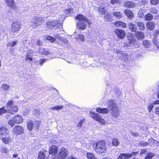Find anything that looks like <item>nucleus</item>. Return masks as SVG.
Instances as JSON below:
<instances>
[{
    "label": "nucleus",
    "mask_w": 159,
    "mask_h": 159,
    "mask_svg": "<svg viewBox=\"0 0 159 159\" xmlns=\"http://www.w3.org/2000/svg\"><path fill=\"white\" fill-rule=\"evenodd\" d=\"M155 113L157 115H159V106L156 107L155 109Z\"/></svg>",
    "instance_id": "obj_57"
},
{
    "label": "nucleus",
    "mask_w": 159,
    "mask_h": 159,
    "mask_svg": "<svg viewBox=\"0 0 159 159\" xmlns=\"http://www.w3.org/2000/svg\"><path fill=\"white\" fill-rule=\"evenodd\" d=\"M139 144L142 146H146L148 145L149 143L147 142L141 141L140 142Z\"/></svg>",
    "instance_id": "obj_50"
},
{
    "label": "nucleus",
    "mask_w": 159,
    "mask_h": 159,
    "mask_svg": "<svg viewBox=\"0 0 159 159\" xmlns=\"http://www.w3.org/2000/svg\"><path fill=\"white\" fill-rule=\"evenodd\" d=\"M115 33L119 38L123 39L125 36V33L124 31L121 30L116 29Z\"/></svg>",
    "instance_id": "obj_13"
},
{
    "label": "nucleus",
    "mask_w": 159,
    "mask_h": 159,
    "mask_svg": "<svg viewBox=\"0 0 159 159\" xmlns=\"http://www.w3.org/2000/svg\"><path fill=\"white\" fill-rule=\"evenodd\" d=\"M47 60L46 59H41L40 60L39 64L41 65H42Z\"/></svg>",
    "instance_id": "obj_54"
},
{
    "label": "nucleus",
    "mask_w": 159,
    "mask_h": 159,
    "mask_svg": "<svg viewBox=\"0 0 159 159\" xmlns=\"http://www.w3.org/2000/svg\"><path fill=\"white\" fill-rule=\"evenodd\" d=\"M153 107L154 105H153V104H150L148 105V109L149 112H150V111H152Z\"/></svg>",
    "instance_id": "obj_53"
},
{
    "label": "nucleus",
    "mask_w": 159,
    "mask_h": 159,
    "mask_svg": "<svg viewBox=\"0 0 159 159\" xmlns=\"http://www.w3.org/2000/svg\"><path fill=\"white\" fill-rule=\"evenodd\" d=\"M94 150L96 152L100 154L106 152L107 146L105 141L104 140L98 141L96 143Z\"/></svg>",
    "instance_id": "obj_3"
},
{
    "label": "nucleus",
    "mask_w": 159,
    "mask_h": 159,
    "mask_svg": "<svg viewBox=\"0 0 159 159\" xmlns=\"http://www.w3.org/2000/svg\"><path fill=\"white\" fill-rule=\"evenodd\" d=\"M62 36H60L59 35L57 34L56 38H54L50 36H45L44 37V39L45 40H56V39H59V40H62L63 39L61 38Z\"/></svg>",
    "instance_id": "obj_19"
},
{
    "label": "nucleus",
    "mask_w": 159,
    "mask_h": 159,
    "mask_svg": "<svg viewBox=\"0 0 159 159\" xmlns=\"http://www.w3.org/2000/svg\"><path fill=\"white\" fill-rule=\"evenodd\" d=\"M135 3L130 1L126 2L124 4V6L127 8H133L135 7Z\"/></svg>",
    "instance_id": "obj_20"
},
{
    "label": "nucleus",
    "mask_w": 159,
    "mask_h": 159,
    "mask_svg": "<svg viewBox=\"0 0 159 159\" xmlns=\"http://www.w3.org/2000/svg\"><path fill=\"white\" fill-rule=\"evenodd\" d=\"M72 9L71 8L67 9L65 10L64 12L66 14L70 13L72 11Z\"/></svg>",
    "instance_id": "obj_55"
},
{
    "label": "nucleus",
    "mask_w": 159,
    "mask_h": 159,
    "mask_svg": "<svg viewBox=\"0 0 159 159\" xmlns=\"http://www.w3.org/2000/svg\"><path fill=\"white\" fill-rule=\"evenodd\" d=\"M89 114L90 116L94 120L102 124L105 123V122L104 120L102 118L100 115L95 113L92 111L90 112Z\"/></svg>",
    "instance_id": "obj_5"
},
{
    "label": "nucleus",
    "mask_w": 159,
    "mask_h": 159,
    "mask_svg": "<svg viewBox=\"0 0 159 159\" xmlns=\"http://www.w3.org/2000/svg\"><path fill=\"white\" fill-rule=\"evenodd\" d=\"M124 13L129 19H131L134 17V14L131 10L126 9L124 11Z\"/></svg>",
    "instance_id": "obj_14"
},
{
    "label": "nucleus",
    "mask_w": 159,
    "mask_h": 159,
    "mask_svg": "<svg viewBox=\"0 0 159 159\" xmlns=\"http://www.w3.org/2000/svg\"><path fill=\"white\" fill-rule=\"evenodd\" d=\"M38 159H48V158L45 157V155L43 152H40L39 154Z\"/></svg>",
    "instance_id": "obj_29"
},
{
    "label": "nucleus",
    "mask_w": 159,
    "mask_h": 159,
    "mask_svg": "<svg viewBox=\"0 0 159 159\" xmlns=\"http://www.w3.org/2000/svg\"><path fill=\"white\" fill-rule=\"evenodd\" d=\"M147 152V151L145 149H142L140 152V155H142L143 154H145Z\"/></svg>",
    "instance_id": "obj_61"
},
{
    "label": "nucleus",
    "mask_w": 159,
    "mask_h": 159,
    "mask_svg": "<svg viewBox=\"0 0 159 159\" xmlns=\"http://www.w3.org/2000/svg\"><path fill=\"white\" fill-rule=\"evenodd\" d=\"M150 43L148 40H143V44L144 46L147 48L149 47L150 45Z\"/></svg>",
    "instance_id": "obj_37"
},
{
    "label": "nucleus",
    "mask_w": 159,
    "mask_h": 159,
    "mask_svg": "<svg viewBox=\"0 0 159 159\" xmlns=\"http://www.w3.org/2000/svg\"><path fill=\"white\" fill-rule=\"evenodd\" d=\"M138 16L140 18H142L144 16V14L142 11L139 10L138 12Z\"/></svg>",
    "instance_id": "obj_51"
},
{
    "label": "nucleus",
    "mask_w": 159,
    "mask_h": 159,
    "mask_svg": "<svg viewBox=\"0 0 159 159\" xmlns=\"http://www.w3.org/2000/svg\"><path fill=\"white\" fill-rule=\"evenodd\" d=\"M40 123L38 121H29L27 124L28 129L30 130H32L33 129H38L39 127Z\"/></svg>",
    "instance_id": "obj_6"
},
{
    "label": "nucleus",
    "mask_w": 159,
    "mask_h": 159,
    "mask_svg": "<svg viewBox=\"0 0 159 159\" xmlns=\"http://www.w3.org/2000/svg\"><path fill=\"white\" fill-rule=\"evenodd\" d=\"M13 118L14 121L16 124L20 123L23 121L22 117L20 115H16Z\"/></svg>",
    "instance_id": "obj_18"
},
{
    "label": "nucleus",
    "mask_w": 159,
    "mask_h": 159,
    "mask_svg": "<svg viewBox=\"0 0 159 159\" xmlns=\"http://www.w3.org/2000/svg\"><path fill=\"white\" fill-rule=\"evenodd\" d=\"M24 130L23 127L20 125L16 126L13 128L12 130V134L15 135H19L23 133Z\"/></svg>",
    "instance_id": "obj_7"
},
{
    "label": "nucleus",
    "mask_w": 159,
    "mask_h": 159,
    "mask_svg": "<svg viewBox=\"0 0 159 159\" xmlns=\"http://www.w3.org/2000/svg\"><path fill=\"white\" fill-rule=\"evenodd\" d=\"M111 114L113 117L117 118L120 115L119 110L118 107L111 110Z\"/></svg>",
    "instance_id": "obj_16"
},
{
    "label": "nucleus",
    "mask_w": 159,
    "mask_h": 159,
    "mask_svg": "<svg viewBox=\"0 0 159 159\" xmlns=\"http://www.w3.org/2000/svg\"><path fill=\"white\" fill-rule=\"evenodd\" d=\"M132 40H129V41H126L123 44V45H122V46L125 48L130 46L132 44Z\"/></svg>",
    "instance_id": "obj_30"
},
{
    "label": "nucleus",
    "mask_w": 159,
    "mask_h": 159,
    "mask_svg": "<svg viewBox=\"0 0 159 159\" xmlns=\"http://www.w3.org/2000/svg\"><path fill=\"white\" fill-rule=\"evenodd\" d=\"M40 25V23L36 22V21L32 22L31 24V26L33 28H36L37 26H38Z\"/></svg>",
    "instance_id": "obj_39"
},
{
    "label": "nucleus",
    "mask_w": 159,
    "mask_h": 159,
    "mask_svg": "<svg viewBox=\"0 0 159 159\" xmlns=\"http://www.w3.org/2000/svg\"><path fill=\"white\" fill-rule=\"evenodd\" d=\"M107 107L109 109L108 110L107 108H98L96 109V111L100 113H107L109 112V110H111L114 109L118 107L117 104L113 100H109L107 103Z\"/></svg>",
    "instance_id": "obj_4"
},
{
    "label": "nucleus",
    "mask_w": 159,
    "mask_h": 159,
    "mask_svg": "<svg viewBox=\"0 0 159 159\" xmlns=\"http://www.w3.org/2000/svg\"><path fill=\"white\" fill-rule=\"evenodd\" d=\"M150 11L151 13L153 14H157L158 12L157 9L155 7L151 8L150 9Z\"/></svg>",
    "instance_id": "obj_46"
},
{
    "label": "nucleus",
    "mask_w": 159,
    "mask_h": 159,
    "mask_svg": "<svg viewBox=\"0 0 159 159\" xmlns=\"http://www.w3.org/2000/svg\"><path fill=\"white\" fill-rule=\"evenodd\" d=\"M131 134L132 135L134 136H138L139 135V134L137 132H131Z\"/></svg>",
    "instance_id": "obj_60"
},
{
    "label": "nucleus",
    "mask_w": 159,
    "mask_h": 159,
    "mask_svg": "<svg viewBox=\"0 0 159 159\" xmlns=\"http://www.w3.org/2000/svg\"><path fill=\"white\" fill-rule=\"evenodd\" d=\"M9 134V133L7 128L4 127H1L0 128V138Z\"/></svg>",
    "instance_id": "obj_11"
},
{
    "label": "nucleus",
    "mask_w": 159,
    "mask_h": 159,
    "mask_svg": "<svg viewBox=\"0 0 159 159\" xmlns=\"http://www.w3.org/2000/svg\"><path fill=\"white\" fill-rule=\"evenodd\" d=\"M114 51L117 53H120L121 52V51L117 49H114Z\"/></svg>",
    "instance_id": "obj_62"
},
{
    "label": "nucleus",
    "mask_w": 159,
    "mask_h": 159,
    "mask_svg": "<svg viewBox=\"0 0 159 159\" xmlns=\"http://www.w3.org/2000/svg\"><path fill=\"white\" fill-rule=\"evenodd\" d=\"M3 89L6 91H8L9 90L10 86L6 84H3L2 85Z\"/></svg>",
    "instance_id": "obj_38"
},
{
    "label": "nucleus",
    "mask_w": 159,
    "mask_h": 159,
    "mask_svg": "<svg viewBox=\"0 0 159 159\" xmlns=\"http://www.w3.org/2000/svg\"><path fill=\"white\" fill-rule=\"evenodd\" d=\"M137 25L139 28L142 30H143L145 28L144 24L143 22H138L137 23Z\"/></svg>",
    "instance_id": "obj_35"
},
{
    "label": "nucleus",
    "mask_w": 159,
    "mask_h": 159,
    "mask_svg": "<svg viewBox=\"0 0 159 159\" xmlns=\"http://www.w3.org/2000/svg\"><path fill=\"white\" fill-rule=\"evenodd\" d=\"M68 153L66 148L62 147L59 151L58 158L61 159H64L68 155Z\"/></svg>",
    "instance_id": "obj_10"
},
{
    "label": "nucleus",
    "mask_w": 159,
    "mask_h": 159,
    "mask_svg": "<svg viewBox=\"0 0 159 159\" xmlns=\"http://www.w3.org/2000/svg\"><path fill=\"white\" fill-rule=\"evenodd\" d=\"M8 124L10 126H11L12 127L16 123H15L14 121L13 118L12 120H11L8 121Z\"/></svg>",
    "instance_id": "obj_47"
},
{
    "label": "nucleus",
    "mask_w": 159,
    "mask_h": 159,
    "mask_svg": "<svg viewBox=\"0 0 159 159\" xmlns=\"http://www.w3.org/2000/svg\"><path fill=\"white\" fill-rule=\"evenodd\" d=\"M110 3L113 5L115 4H120L121 3L120 0H111Z\"/></svg>",
    "instance_id": "obj_40"
},
{
    "label": "nucleus",
    "mask_w": 159,
    "mask_h": 159,
    "mask_svg": "<svg viewBox=\"0 0 159 159\" xmlns=\"http://www.w3.org/2000/svg\"><path fill=\"white\" fill-rule=\"evenodd\" d=\"M39 52L42 54L44 55H48L49 54V52L47 49L41 48L39 50Z\"/></svg>",
    "instance_id": "obj_33"
},
{
    "label": "nucleus",
    "mask_w": 159,
    "mask_h": 159,
    "mask_svg": "<svg viewBox=\"0 0 159 159\" xmlns=\"http://www.w3.org/2000/svg\"><path fill=\"white\" fill-rule=\"evenodd\" d=\"M63 107V106H57L51 108L52 109H55L57 111L61 110Z\"/></svg>",
    "instance_id": "obj_43"
},
{
    "label": "nucleus",
    "mask_w": 159,
    "mask_h": 159,
    "mask_svg": "<svg viewBox=\"0 0 159 159\" xmlns=\"http://www.w3.org/2000/svg\"><path fill=\"white\" fill-rule=\"evenodd\" d=\"M129 26L130 30L133 32H136L137 28L135 25L132 23H130L129 24Z\"/></svg>",
    "instance_id": "obj_26"
},
{
    "label": "nucleus",
    "mask_w": 159,
    "mask_h": 159,
    "mask_svg": "<svg viewBox=\"0 0 159 159\" xmlns=\"http://www.w3.org/2000/svg\"><path fill=\"white\" fill-rule=\"evenodd\" d=\"M84 119L80 120L78 124L77 125L76 127L78 128H79V129L81 128L82 124L84 122Z\"/></svg>",
    "instance_id": "obj_48"
},
{
    "label": "nucleus",
    "mask_w": 159,
    "mask_h": 159,
    "mask_svg": "<svg viewBox=\"0 0 159 159\" xmlns=\"http://www.w3.org/2000/svg\"><path fill=\"white\" fill-rule=\"evenodd\" d=\"M31 56V55H29V53H27L26 58H25V60L26 61H31L33 60V59L32 58L30 57Z\"/></svg>",
    "instance_id": "obj_45"
},
{
    "label": "nucleus",
    "mask_w": 159,
    "mask_h": 159,
    "mask_svg": "<svg viewBox=\"0 0 159 159\" xmlns=\"http://www.w3.org/2000/svg\"><path fill=\"white\" fill-rule=\"evenodd\" d=\"M107 11V10L105 7L103 6L100 7L98 10V13L102 15L105 14Z\"/></svg>",
    "instance_id": "obj_25"
},
{
    "label": "nucleus",
    "mask_w": 159,
    "mask_h": 159,
    "mask_svg": "<svg viewBox=\"0 0 159 159\" xmlns=\"http://www.w3.org/2000/svg\"><path fill=\"white\" fill-rule=\"evenodd\" d=\"M147 2L146 1H143L142 2V3L141 4V5H144L147 4Z\"/></svg>",
    "instance_id": "obj_63"
},
{
    "label": "nucleus",
    "mask_w": 159,
    "mask_h": 159,
    "mask_svg": "<svg viewBox=\"0 0 159 159\" xmlns=\"http://www.w3.org/2000/svg\"><path fill=\"white\" fill-rule=\"evenodd\" d=\"M114 24L117 26H120L123 28H125L126 27V24L121 21H116Z\"/></svg>",
    "instance_id": "obj_24"
},
{
    "label": "nucleus",
    "mask_w": 159,
    "mask_h": 159,
    "mask_svg": "<svg viewBox=\"0 0 159 159\" xmlns=\"http://www.w3.org/2000/svg\"><path fill=\"white\" fill-rule=\"evenodd\" d=\"M146 26L148 29L152 30L155 27V24L152 22L149 21L147 23Z\"/></svg>",
    "instance_id": "obj_23"
},
{
    "label": "nucleus",
    "mask_w": 159,
    "mask_h": 159,
    "mask_svg": "<svg viewBox=\"0 0 159 159\" xmlns=\"http://www.w3.org/2000/svg\"><path fill=\"white\" fill-rule=\"evenodd\" d=\"M135 57L137 58H142L143 57V56L141 54H138L135 55Z\"/></svg>",
    "instance_id": "obj_59"
},
{
    "label": "nucleus",
    "mask_w": 159,
    "mask_h": 159,
    "mask_svg": "<svg viewBox=\"0 0 159 159\" xmlns=\"http://www.w3.org/2000/svg\"><path fill=\"white\" fill-rule=\"evenodd\" d=\"M113 15L119 19L122 18L123 16V14L118 11H114L113 12Z\"/></svg>",
    "instance_id": "obj_27"
},
{
    "label": "nucleus",
    "mask_w": 159,
    "mask_h": 159,
    "mask_svg": "<svg viewBox=\"0 0 159 159\" xmlns=\"http://www.w3.org/2000/svg\"><path fill=\"white\" fill-rule=\"evenodd\" d=\"M7 4V5L13 9H14L16 8V5L15 2L14 0H5Z\"/></svg>",
    "instance_id": "obj_17"
},
{
    "label": "nucleus",
    "mask_w": 159,
    "mask_h": 159,
    "mask_svg": "<svg viewBox=\"0 0 159 159\" xmlns=\"http://www.w3.org/2000/svg\"><path fill=\"white\" fill-rule=\"evenodd\" d=\"M7 109H5L4 107L0 108V115L5 113L8 112L11 114H14L18 110V107L14 105L12 100H9L7 103Z\"/></svg>",
    "instance_id": "obj_2"
},
{
    "label": "nucleus",
    "mask_w": 159,
    "mask_h": 159,
    "mask_svg": "<svg viewBox=\"0 0 159 159\" xmlns=\"http://www.w3.org/2000/svg\"><path fill=\"white\" fill-rule=\"evenodd\" d=\"M86 156L88 159H97L94 154L92 153H87Z\"/></svg>",
    "instance_id": "obj_31"
},
{
    "label": "nucleus",
    "mask_w": 159,
    "mask_h": 159,
    "mask_svg": "<svg viewBox=\"0 0 159 159\" xmlns=\"http://www.w3.org/2000/svg\"><path fill=\"white\" fill-rule=\"evenodd\" d=\"M112 143L113 145L115 146H118L119 143L118 139L116 138H114L113 139Z\"/></svg>",
    "instance_id": "obj_41"
},
{
    "label": "nucleus",
    "mask_w": 159,
    "mask_h": 159,
    "mask_svg": "<svg viewBox=\"0 0 159 159\" xmlns=\"http://www.w3.org/2000/svg\"><path fill=\"white\" fill-rule=\"evenodd\" d=\"M159 0H150V3L153 5L157 4L159 2Z\"/></svg>",
    "instance_id": "obj_49"
},
{
    "label": "nucleus",
    "mask_w": 159,
    "mask_h": 159,
    "mask_svg": "<svg viewBox=\"0 0 159 159\" xmlns=\"http://www.w3.org/2000/svg\"><path fill=\"white\" fill-rule=\"evenodd\" d=\"M18 156V154L17 153H15L13 154L12 155L13 158H15L16 157H17Z\"/></svg>",
    "instance_id": "obj_64"
},
{
    "label": "nucleus",
    "mask_w": 159,
    "mask_h": 159,
    "mask_svg": "<svg viewBox=\"0 0 159 159\" xmlns=\"http://www.w3.org/2000/svg\"><path fill=\"white\" fill-rule=\"evenodd\" d=\"M0 151L2 152H4L5 153H7L8 152L7 148L4 147H2L0 149Z\"/></svg>",
    "instance_id": "obj_44"
},
{
    "label": "nucleus",
    "mask_w": 159,
    "mask_h": 159,
    "mask_svg": "<svg viewBox=\"0 0 159 159\" xmlns=\"http://www.w3.org/2000/svg\"><path fill=\"white\" fill-rule=\"evenodd\" d=\"M16 43V41H15V42L14 41V42H13L12 43H8L7 44V46L8 47H9V46L13 47L15 45Z\"/></svg>",
    "instance_id": "obj_56"
},
{
    "label": "nucleus",
    "mask_w": 159,
    "mask_h": 159,
    "mask_svg": "<svg viewBox=\"0 0 159 159\" xmlns=\"http://www.w3.org/2000/svg\"><path fill=\"white\" fill-rule=\"evenodd\" d=\"M130 156V155H127V153H120L117 159H128Z\"/></svg>",
    "instance_id": "obj_22"
},
{
    "label": "nucleus",
    "mask_w": 159,
    "mask_h": 159,
    "mask_svg": "<svg viewBox=\"0 0 159 159\" xmlns=\"http://www.w3.org/2000/svg\"><path fill=\"white\" fill-rule=\"evenodd\" d=\"M21 28V24L20 23L16 22L13 23L11 26V34H12L13 33L17 32Z\"/></svg>",
    "instance_id": "obj_9"
},
{
    "label": "nucleus",
    "mask_w": 159,
    "mask_h": 159,
    "mask_svg": "<svg viewBox=\"0 0 159 159\" xmlns=\"http://www.w3.org/2000/svg\"><path fill=\"white\" fill-rule=\"evenodd\" d=\"M122 57L124 59H125V61H132L133 58L131 57L130 56L127 55L125 53H122L121 54Z\"/></svg>",
    "instance_id": "obj_21"
},
{
    "label": "nucleus",
    "mask_w": 159,
    "mask_h": 159,
    "mask_svg": "<svg viewBox=\"0 0 159 159\" xmlns=\"http://www.w3.org/2000/svg\"><path fill=\"white\" fill-rule=\"evenodd\" d=\"M136 37L138 39H143L144 37V35L142 32H137L135 34Z\"/></svg>",
    "instance_id": "obj_28"
},
{
    "label": "nucleus",
    "mask_w": 159,
    "mask_h": 159,
    "mask_svg": "<svg viewBox=\"0 0 159 159\" xmlns=\"http://www.w3.org/2000/svg\"><path fill=\"white\" fill-rule=\"evenodd\" d=\"M76 19L78 20L77 22V27L80 29L84 30L88 25H90V21L85 16L81 14H79L76 17Z\"/></svg>",
    "instance_id": "obj_1"
},
{
    "label": "nucleus",
    "mask_w": 159,
    "mask_h": 159,
    "mask_svg": "<svg viewBox=\"0 0 159 159\" xmlns=\"http://www.w3.org/2000/svg\"><path fill=\"white\" fill-rule=\"evenodd\" d=\"M75 39H79V40H84V36L82 34H78L75 36Z\"/></svg>",
    "instance_id": "obj_42"
},
{
    "label": "nucleus",
    "mask_w": 159,
    "mask_h": 159,
    "mask_svg": "<svg viewBox=\"0 0 159 159\" xmlns=\"http://www.w3.org/2000/svg\"><path fill=\"white\" fill-rule=\"evenodd\" d=\"M58 151L57 147L56 146H52L49 149V152L50 154L55 155Z\"/></svg>",
    "instance_id": "obj_15"
},
{
    "label": "nucleus",
    "mask_w": 159,
    "mask_h": 159,
    "mask_svg": "<svg viewBox=\"0 0 159 159\" xmlns=\"http://www.w3.org/2000/svg\"><path fill=\"white\" fill-rule=\"evenodd\" d=\"M154 156V154L151 152H149L147 154L144 159H151Z\"/></svg>",
    "instance_id": "obj_34"
},
{
    "label": "nucleus",
    "mask_w": 159,
    "mask_h": 159,
    "mask_svg": "<svg viewBox=\"0 0 159 159\" xmlns=\"http://www.w3.org/2000/svg\"><path fill=\"white\" fill-rule=\"evenodd\" d=\"M110 17V15L109 13L106 14L104 17V18L106 21H108Z\"/></svg>",
    "instance_id": "obj_52"
},
{
    "label": "nucleus",
    "mask_w": 159,
    "mask_h": 159,
    "mask_svg": "<svg viewBox=\"0 0 159 159\" xmlns=\"http://www.w3.org/2000/svg\"><path fill=\"white\" fill-rule=\"evenodd\" d=\"M61 26L60 21H58L57 20H50L48 21L46 25V26L49 29L55 27L57 26Z\"/></svg>",
    "instance_id": "obj_8"
},
{
    "label": "nucleus",
    "mask_w": 159,
    "mask_h": 159,
    "mask_svg": "<svg viewBox=\"0 0 159 159\" xmlns=\"http://www.w3.org/2000/svg\"><path fill=\"white\" fill-rule=\"evenodd\" d=\"M153 16L150 13H148L145 16V19L147 20H151L153 18Z\"/></svg>",
    "instance_id": "obj_32"
},
{
    "label": "nucleus",
    "mask_w": 159,
    "mask_h": 159,
    "mask_svg": "<svg viewBox=\"0 0 159 159\" xmlns=\"http://www.w3.org/2000/svg\"><path fill=\"white\" fill-rule=\"evenodd\" d=\"M9 135H6L0 138L5 144H9L12 142L13 139Z\"/></svg>",
    "instance_id": "obj_12"
},
{
    "label": "nucleus",
    "mask_w": 159,
    "mask_h": 159,
    "mask_svg": "<svg viewBox=\"0 0 159 159\" xmlns=\"http://www.w3.org/2000/svg\"><path fill=\"white\" fill-rule=\"evenodd\" d=\"M138 153V152H133L131 153H127V155H130V158L132 156L137 155Z\"/></svg>",
    "instance_id": "obj_58"
},
{
    "label": "nucleus",
    "mask_w": 159,
    "mask_h": 159,
    "mask_svg": "<svg viewBox=\"0 0 159 159\" xmlns=\"http://www.w3.org/2000/svg\"><path fill=\"white\" fill-rule=\"evenodd\" d=\"M35 21L38 23H40V25L43 21V18L42 17H35L34 18Z\"/></svg>",
    "instance_id": "obj_36"
}]
</instances>
